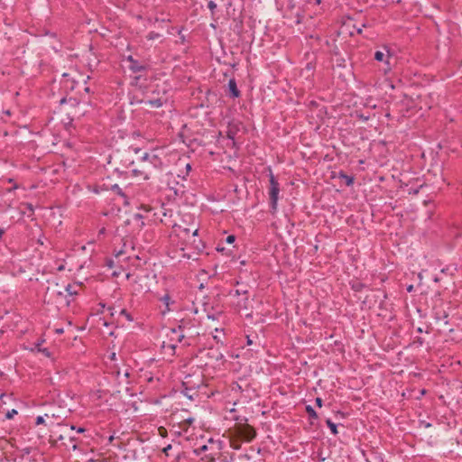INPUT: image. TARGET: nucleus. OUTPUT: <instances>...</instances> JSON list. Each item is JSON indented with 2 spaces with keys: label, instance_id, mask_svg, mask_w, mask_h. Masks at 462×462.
<instances>
[{
  "label": "nucleus",
  "instance_id": "nucleus-55",
  "mask_svg": "<svg viewBox=\"0 0 462 462\" xmlns=\"http://www.w3.org/2000/svg\"><path fill=\"white\" fill-rule=\"evenodd\" d=\"M39 243H41V245H43L42 239H40Z\"/></svg>",
  "mask_w": 462,
  "mask_h": 462
},
{
  "label": "nucleus",
  "instance_id": "nucleus-12",
  "mask_svg": "<svg viewBox=\"0 0 462 462\" xmlns=\"http://www.w3.org/2000/svg\"><path fill=\"white\" fill-rule=\"evenodd\" d=\"M338 177L345 180L346 186H351L354 183L355 178L354 176L347 175L343 171L338 173Z\"/></svg>",
  "mask_w": 462,
  "mask_h": 462
},
{
  "label": "nucleus",
  "instance_id": "nucleus-43",
  "mask_svg": "<svg viewBox=\"0 0 462 462\" xmlns=\"http://www.w3.org/2000/svg\"><path fill=\"white\" fill-rule=\"evenodd\" d=\"M252 343H253V342H252V340L250 339V337H247V344H248V345H252Z\"/></svg>",
  "mask_w": 462,
  "mask_h": 462
},
{
  "label": "nucleus",
  "instance_id": "nucleus-28",
  "mask_svg": "<svg viewBox=\"0 0 462 462\" xmlns=\"http://www.w3.org/2000/svg\"><path fill=\"white\" fill-rule=\"evenodd\" d=\"M235 240H236V236H233V235L228 236L226 237V243H228V244H232V243H234V242H235Z\"/></svg>",
  "mask_w": 462,
  "mask_h": 462
},
{
  "label": "nucleus",
  "instance_id": "nucleus-22",
  "mask_svg": "<svg viewBox=\"0 0 462 462\" xmlns=\"http://www.w3.org/2000/svg\"><path fill=\"white\" fill-rule=\"evenodd\" d=\"M18 413V411L15 410V409H13L11 411H8L6 413H5V419L7 420H11L14 417V415H16Z\"/></svg>",
  "mask_w": 462,
  "mask_h": 462
},
{
  "label": "nucleus",
  "instance_id": "nucleus-1",
  "mask_svg": "<svg viewBox=\"0 0 462 462\" xmlns=\"http://www.w3.org/2000/svg\"><path fill=\"white\" fill-rule=\"evenodd\" d=\"M162 165V160L157 154L145 152L137 166L132 169V173L135 177L149 180L153 171L161 169Z\"/></svg>",
  "mask_w": 462,
  "mask_h": 462
},
{
  "label": "nucleus",
  "instance_id": "nucleus-26",
  "mask_svg": "<svg viewBox=\"0 0 462 462\" xmlns=\"http://www.w3.org/2000/svg\"><path fill=\"white\" fill-rule=\"evenodd\" d=\"M208 7L213 13L215 11V9L217 8V5L215 2L209 1L208 4Z\"/></svg>",
  "mask_w": 462,
  "mask_h": 462
},
{
  "label": "nucleus",
  "instance_id": "nucleus-24",
  "mask_svg": "<svg viewBox=\"0 0 462 462\" xmlns=\"http://www.w3.org/2000/svg\"><path fill=\"white\" fill-rule=\"evenodd\" d=\"M206 450H208V446L207 445H203V446L196 448L194 450V453L199 456V455L202 454L203 452H205Z\"/></svg>",
  "mask_w": 462,
  "mask_h": 462
},
{
  "label": "nucleus",
  "instance_id": "nucleus-30",
  "mask_svg": "<svg viewBox=\"0 0 462 462\" xmlns=\"http://www.w3.org/2000/svg\"><path fill=\"white\" fill-rule=\"evenodd\" d=\"M415 344H417L419 346H421L424 344V339L422 337H417V339L414 341Z\"/></svg>",
  "mask_w": 462,
  "mask_h": 462
},
{
  "label": "nucleus",
  "instance_id": "nucleus-44",
  "mask_svg": "<svg viewBox=\"0 0 462 462\" xmlns=\"http://www.w3.org/2000/svg\"><path fill=\"white\" fill-rule=\"evenodd\" d=\"M417 331H418L419 333H422V328H417Z\"/></svg>",
  "mask_w": 462,
  "mask_h": 462
},
{
  "label": "nucleus",
  "instance_id": "nucleus-5",
  "mask_svg": "<svg viewBox=\"0 0 462 462\" xmlns=\"http://www.w3.org/2000/svg\"><path fill=\"white\" fill-rule=\"evenodd\" d=\"M236 432L240 438L247 442H251L256 437L255 429L247 423L238 425L236 427Z\"/></svg>",
  "mask_w": 462,
  "mask_h": 462
},
{
  "label": "nucleus",
  "instance_id": "nucleus-33",
  "mask_svg": "<svg viewBox=\"0 0 462 462\" xmlns=\"http://www.w3.org/2000/svg\"><path fill=\"white\" fill-rule=\"evenodd\" d=\"M231 447H232L234 449H240L241 445H240L239 443L232 442V443H231Z\"/></svg>",
  "mask_w": 462,
  "mask_h": 462
},
{
  "label": "nucleus",
  "instance_id": "nucleus-14",
  "mask_svg": "<svg viewBox=\"0 0 462 462\" xmlns=\"http://www.w3.org/2000/svg\"><path fill=\"white\" fill-rule=\"evenodd\" d=\"M326 424L330 429V431L333 435H337V426L330 419L326 420Z\"/></svg>",
  "mask_w": 462,
  "mask_h": 462
},
{
  "label": "nucleus",
  "instance_id": "nucleus-10",
  "mask_svg": "<svg viewBox=\"0 0 462 462\" xmlns=\"http://www.w3.org/2000/svg\"><path fill=\"white\" fill-rule=\"evenodd\" d=\"M175 343H177V342L171 341V339H170L169 343L163 342L162 348L163 349L164 353H169L170 355L173 356L175 353V348H176Z\"/></svg>",
  "mask_w": 462,
  "mask_h": 462
},
{
  "label": "nucleus",
  "instance_id": "nucleus-8",
  "mask_svg": "<svg viewBox=\"0 0 462 462\" xmlns=\"http://www.w3.org/2000/svg\"><path fill=\"white\" fill-rule=\"evenodd\" d=\"M160 300L165 305V310H162V314L172 311V306L175 304V300L171 299L170 294L166 293L160 298Z\"/></svg>",
  "mask_w": 462,
  "mask_h": 462
},
{
  "label": "nucleus",
  "instance_id": "nucleus-27",
  "mask_svg": "<svg viewBox=\"0 0 462 462\" xmlns=\"http://www.w3.org/2000/svg\"><path fill=\"white\" fill-rule=\"evenodd\" d=\"M70 430H77V432H79V433H83V432L86 430H85L84 428H82V427L76 428V427H75V426H73V425L70 427Z\"/></svg>",
  "mask_w": 462,
  "mask_h": 462
},
{
  "label": "nucleus",
  "instance_id": "nucleus-58",
  "mask_svg": "<svg viewBox=\"0 0 462 462\" xmlns=\"http://www.w3.org/2000/svg\"><path fill=\"white\" fill-rule=\"evenodd\" d=\"M316 3H317V4H319V3H320V0H316Z\"/></svg>",
  "mask_w": 462,
  "mask_h": 462
},
{
  "label": "nucleus",
  "instance_id": "nucleus-39",
  "mask_svg": "<svg viewBox=\"0 0 462 462\" xmlns=\"http://www.w3.org/2000/svg\"><path fill=\"white\" fill-rule=\"evenodd\" d=\"M108 310L110 311V315L114 316V308L113 307H108Z\"/></svg>",
  "mask_w": 462,
  "mask_h": 462
},
{
  "label": "nucleus",
  "instance_id": "nucleus-45",
  "mask_svg": "<svg viewBox=\"0 0 462 462\" xmlns=\"http://www.w3.org/2000/svg\"><path fill=\"white\" fill-rule=\"evenodd\" d=\"M186 168H187V170H188V171H189V170H190V165L188 163V164L186 165Z\"/></svg>",
  "mask_w": 462,
  "mask_h": 462
},
{
  "label": "nucleus",
  "instance_id": "nucleus-23",
  "mask_svg": "<svg viewBox=\"0 0 462 462\" xmlns=\"http://www.w3.org/2000/svg\"><path fill=\"white\" fill-rule=\"evenodd\" d=\"M65 291H66L69 295H75V294H77V291L74 290V285H71V284H68V285L65 287Z\"/></svg>",
  "mask_w": 462,
  "mask_h": 462
},
{
  "label": "nucleus",
  "instance_id": "nucleus-56",
  "mask_svg": "<svg viewBox=\"0 0 462 462\" xmlns=\"http://www.w3.org/2000/svg\"><path fill=\"white\" fill-rule=\"evenodd\" d=\"M39 243H41V245H43L42 239H40Z\"/></svg>",
  "mask_w": 462,
  "mask_h": 462
},
{
  "label": "nucleus",
  "instance_id": "nucleus-50",
  "mask_svg": "<svg viewBox=\"0 0 462 462\" xmlns=\"http://www.w3.org/2000/svg\"><path fill=\"white\" fill-rule=\"evenodd\" d=\"M64 102H65V98H62V99L60 100V104H63Z\"/></svg>",
  "mask_w": 462,
  "mask_h": 462
},
{
  "label": "nucleus",
  "instance_id": "nucleus-15",
  "mask_svg": "<svg viewBox=\"0 0 462 462\" xmlns=\"http://www.w3.org/2000/svg\"><path fill=\"white\" fill-rule=\"evenodd\" d=\"M306 412L308 413L310 419H318V413L317 411L313 409L312 406L310 405H307L306 406Z\"/></svg>",
  "mask_w": 462,
  "mask_h": 462
},
{
  "label": "nucleus",
  "instance_id": "nucleus-37",
  "mask_svg": "<svg viewBox=\"0 0 462 462\" xmlns=\"http://www.w3.org/2000/svg\"><path fill=\"white\" fill-rule=\"evenodd\" d=\"M171 448V445H168L166 448H163V452L168 454V451Z\"/></svg>",
  "mask_w": 462,
  "mask_h": 462
},
{
  "label": "nucleus",
  "instance_id": "nucleus-41",
  "mask_svg": "<svg viewBox=\"0 0 462 462\" xmlns=\"http://www.w3.org/2000/svg\"><path fill=\"white\" fill-rule=\"evenodd\" d=\"M113 440H114V436H110V437L108 438V442H109V443H112V441H113Z\"/></svg>",
  "mask_w": 462,
  "mask_h": 462
},
{
  "label": "nucleus",
  "instance_id": "nucleus-9",
  "mask_svg": "<svg viewBox=\"0 0 462 462\" xmlns=\"http://www.w3.org/2000/svg\"><path fill=\"white\" fill-rule=\"evenodd\" d=\"M228 90H229V97L233 98L239 97L241 95L240 90L237 88L236 81L235 79H231L228 81Z\"/></svg>",
  "mask_w": 462,
  "mask_h": 462
},
{
  "label": "nucleus",
  "instance_id": "nucleus-35",
  "mask_svg": "<svg viewBox=\"0 0 462 462\" xmlns=\"http://www.w3.org/2000/svg\"><path fill=\"white\" fill-rule=\"evenodd\" d=\"M112 374H115L116 376L117 379L120 378V374H121V372L119 369H116L115 371H112Z\"/></svg>",
  "mask_w": 462,
  "mask_h": 462
},
{
  "label": "nucleus",
  "instance_id": "nucleus-47",
  "mask_svg": "<svg viewBox=\"0 0 462 462\" xmlns=\"http://www.w3.org/2000/svg\"><path fill=\"white\" fill-rule=\"evenodd\" d=\"M183 232H185L186 234H189V229L185 228V229H183Z\"/></svg>",
  "mask_w": 462,
  "mask_h": 462
},
{
  "label": "nucleus",
  "instance_id": "nucleus-51",
  "mask_svg": "<svg viewBox=\"0 0 462 462\" xmlns=\"http://www.w3.org/2000/svg\"><path fill=\"white\" fill-rule=\"evenodd\" d=\"M188 421L191 423L193 421V419H188Z\"/></svg>",
  "mask_w": 462,
  "mask_h": 462
},
{
  "label": "nucleus",
  "instance_id": "nucleus-29",
  "mask_svg": "<svg viewBox=\"0 0 462 462\" xmlns=\"http://www.w3.org/2000/svg\"><path fill=\"white\" fill-rule=\"evenodd\" d=\"M44 423V418L42 416H38L35 420L36 425H40Z\"/></svg>",
  "mask_w": 462,
  "mask_h": 462
},
{
  "label": "nucleus",
  "instance_id": "nucleus-40",
  "mask_svg": "<svg viewBox=\"0 0 462 462\" xmlns=\"http://www.w3.org/2000/svg\"><path fill=\"white\" fill-rule=\"evenodd\" d=\"M198 232H199V229H194L193 232H192V236H198Z\"/></svg>",
  "mask_w": 462,
  "mask_h": 462
},
{
  "label": "nucleus",
  "instance_id": "nucleus-11",
  "mask_svg": "<svg viewBox=\"0 0 462 462\" xmlns=\"http://www.w3.org/2000/svg\"><path fill=\"white\" fill-rule=\"evenodd\" d=\"M127 254H128V245H126V242H124V244L120 249L114 250V254L118 259L126 255Z\"/></svg>",
  "mask_w": 462,
  "mask_h": 462
},
{
  "label": "nucleus",
  "instance_id": "nucleus-42",
  "mask_svg": "<svg viewBox=\"0 0 462 462\" xmlns=\"http://www.w3.org/2000/svg\"><path fill=\"white\" fill-rule=\"evenodd\" d=\"M5 233V230L3 228H0V238L2 237V236L4 235Z\"/></svg>",
  "mask_w": 462,
  "mask_h": 462
},
{
  "label": "nucleus",
  "instance_id": "nucleus-4",
  "mask_svg": "<svg viewBox=\"0 0 462 462\" xmlns=\"http://www.w3.org/2000/svg\"><path fill=\"white\" fill-rule=\"evenodd\" d=\"M193 377L194 375L189 374L185 376V379L182 382V385L184 387L183 393L189 399H192V395L189 394V392L199 388L202 383V377L199 374L196 376V380H193Z\"/></svg>",
  "mask_w": 462,
  "mask_h": 462
},
{
  "label": "nucleus",
  "instance_id": "nucleus-46",
  "mask_svg": "<svg viewBox=\"0 0 462 462\" xmlns=\"http://www.w3.org/2000/svg\"><path fill=\"white\" fill-rule=\"evenodd\" d=\"M69 439H70V441H72V442H73V441H75V438H74V437H69Z\"/></svg>",
  "mask_w": 462,
  "mask_h": 462
},
{
  "label": "nucleus",
  "instance_id": "nucleus-48",
  "mask_svg": "<svg viewBox=\"0 0 462 462\" xmlns=\"http://www.w3.org/2000/svg\"><path fill=\"white\" fill-rule=\"evenodd\" d=\"M72 448L76 449L77 448V445L76 444H72Z\"/></svg>",
  "mask_w": 462,
  "mask_h": 462
},
{
  "label": "nucleus",
  "instance_id": "nucleus-38",
  "mask_svg": "<svg viewBox=\"0 0 462 462\" xmlns=\"http://www.w3.org/2000/svg\"><path fill=\"white\" fill-rule=\"evenodd\" d=\"M110 359H111V360H116V353H112V354L110 355Z\"/></svg>",
  "mask_w": 462,
  "mask_h": 462
},
{
  "label": "nucleus",
  "instance_id": "nucleus-20",
  "mask_svg": "<svg viewBox=\"0 0 462 462\" xmlns=\"http://www.w3.org/2000/svg\"><path fill=\"white\" fill-rule=\"evenodd\" d=\"M120 315L125 317V319L128 320V321H133V318L131 316V314L125 310V309H122L119 312Z\"/></svg>",
  "mask_w": 462,
  "mask_h": 462
},
{
  "label": "nucleus",
  "instance_id": "nucleus-31",
  "mask_svg": "<svg viewBox=\"0 0 462 462\" xmlns=\"http://www.w3.org/2000/svg\"><path fill=\"white\" fill-rule=\"evenodd\" d=\"M315 403L318 407H322V404H323V401L321 398L319 397H317L316 400H315Z\"/></svg>",
  "mask_w": 462,
  "mask_h": 462
},
{
  "label": "nucleus",
  "instance_id": "nucleus-53",
  "mask_svg": "<svg viewBox=\"0 0 462 462\" xmlns=\"http://www.w3.org/2000/svg\"><path fill=\"white\" fill-rule=\"evenodd\" d=\"M101 309L105 308V304L100 303Z\"/></svg>",
  "mask_w": 462,
  "mask_h": 462
},
{
  "label": "nucleus",
  "instance_id": "nucleus-32",
  "mask_svg": "<svg viewBox=\"0 0 462 462\" xmlns=\"http://www.w3.org/2000/svg\"><path fill=\"white\" fill-rule=\"evenodd\" d=\"M129 374H129V371H128V369H126V370L124 372V378H125V382L126 383H128V380H127V379H128V377H129Z\"/></svg>",
  "mask_w": 462,
  "mask_h": 462
},
{
  "label": "nucleus",
  "instance_id": "nucleus-19",
  "mask_svg": "<svg viewBox=\"0 0 462 462\" xmlns=\"http://www.w3.org/2000/svg\"><path fill=\"white\" fill-rule=\"evenodd\" d=\"M111 189L115 191L116 194H118L121 197H125V193L123 192L122 189L117 185L115 184L111 187Z\"/></svg>",
  "mask_w": 462,
  "mask_h": 462
},
{
  "label": "nucleus",
  "instance_id": "nucleus-25",
  "mask_svg": "<svg viewBox=\"0 0 462 462\" xmlns=\"http://www.w3.org/2000/svg\"><path fill=\"white\" fill-rule=\"evenodd\" d=\"M448 314H447L445 311H443V315H442V317H440V316H439V315L437 314L435 318H436V319H438V320H439V319H444V323H445V324H448Z\"/></svg>",
  "mask_w": 462,
  "mask_h": 462
},
{
  "label": "nucleus",
  "instance_id": "nucleus-54",
  "mask_svg": "<svg viewBox=\"0 0 462 462\" xmlns=\"http://www.w3.org/2000/svg\"><path fill=\"white\" fill-rule=\"evenodd\" d=\"M59 439H60V440L63 439V436H62V435H60V436L59 437Z\"/></svg>",
  "mask_w": 462,
  "mask_h": 462
},
{
  "label": "nucleus",
  "instance_id": "nucleus-17",
  "mask_svg": "<svg viewBox=\"0 0 462 462\" xmlns=\"http://www.w3.org/2000/svg\"><path fill=\"white\" fill-rule=\"evenodd\" d=\"M36 348H37L38 352L42 353L44 356L51 357V354L48 348H45V347L42 348V347H40L39 344L36 345Z\"/></svg>",
  "mask_w": 462,
  "mask_h": 462
},
{
  "label": "nucleus",
  "instance_id": "nucleus-21",
  "mask_svg": "<svg viewBox=\"0 0 462 462\" xmlns=\"http://www.w3.org/2000/svg\"><path fill=\"white\" fill-rule=\"evenodd\" d=\"M384 53L381 51H375L374 53V60H377V61H383V59H384Z\"/></svg>",
  "mask_w": 462,
  "mask_h": 462
},
{
  "label": "nucleus",
  "instance_id": "nucleus-7",
  "mask_svg": "<svg viewBox=\"0 0 462 462\" xmlns=\"http://www.w3.org/2000/svg\"><path fill=\"white\" fill-rule=\"evenodd\" d=\"M127 60L130 62L129 69L134 72H143L145 71L147 67L143 64H141L137 60L134 59L133 56H128Z\"/></svg>",
  "mask_w": 462,
  "mask_h": 462
},
{
  "label": "nucleus",
  "instance_id": "nucleus-16",
  "mask_svg": "<svg viewBox=\"0 0 462 462\" xmlns=\"http://www.w3.org/2000/svg\"><path fill=\"white\" fill-rule=\"evenodd\" d=\"M243 291H247L245 288H237L229 291L230 298H239Z\"/></svg>",
  "mask_w": 462,
  "mask_h": 462
},
{
  "label": "nucleus",
  "instance_id": "nucleus-36",
  "mask_svg": "<svg viewBox=\"0 0 462 462\" xmlns=\"http://www.w3.org/2000/svg\"><path fill=\"white\" fill-rule=\"evenodd\" d=\"M63 331H64V330H63V328H55V333H56V334H59V335H60V334H62V333H63Z\"/></svg>",
  "mask_w": 462,
  "mask_h": 462
},
{
  "label": "nucleus",
  "instance_id": "nucleus-13",
  "mask_svg": "<svg viewBox=\"0 0 462 462\" xmlns=\"http://www.w3.org/2000/svg\"><path fill=\"white\" fill-rule=\"evenodd\" d=\"M144 104L149 105L151 107L158 108L161 107L163 104L161 98H154L143 101Z\"/></svg>",
  "mask_w": 462,
  "mask_h": 462
},
{
  "label": "nucleus",
  "instance_id": "nucleus-2",
  "mask_svg": "<svg viewBox=\"0 0 462 462\" xmlns=\"http://www.w3.org/2000/svg\"><path fill=\"white\" fill-rule=\"evenodd\" d=\"M199 336L198 322L195 319H182L177 328L171 329V340L182 342L184 338L195 339Z\"/></svg>",
  "mask_w": 462,
  "mask_h": 462
},
{
  "label": "nucleus",
  "instance_id": "nucleus-6",
  "mask_svg": "<svg viewBox=\"0 0 462 462\" xmlns=\"http://www.w3.org/2000/svg\"><path fill=\"white\" fill-rule=\"evenodd\" d=\"M232 304L236 309L240 311L242 310H247L249 306V293L248 291H243L239 298H231Z\"/></svg>",
  "mask_w": 462,
  "mask_h": 462
},
{
  "label": "nucleus",
  "instance_id": "nucleus-49",
  "mask_svg": "<svg viewBox=\"0 0 462 462\" xmlns=\"http://www.w3.org/2000/svg\"><path fill=\"white\" fill-rule=\"evenodd\" d=\"M58 270H59V271L63 270V266H62V265H61V266H60V267L58 268Z\"/></svg>",
  "mask_w": 462,
  "mask_h": 462
},
{
  "label": "nucleus",
  "instance_id": "nucleus-34",
  "mask_svg": "<svg viewBox=\"0 0 462 462\" xmlns=\"http://www.w3.org/2000/svg\"><path fill=\"white\" fill-rule=\"evenodd\" d=\"M366 26H367V24H366V23H362V24H361V27H356V32H357V33H358V34H361V33H362V28H363V27H366Z\"/></svg>",
  "mask_w": 462,
  "mask_h": 462
},
{
  "label": "nucleus",
  "instance_id": "nucleus-18",
  "mask_svg": "<svg viewBox=\"0 0 462 462\" xmlns=\"http://www.w3.org/2000/svg\"><path fill=\"white\" fill-rule=\"evenodd\" d=\"M161 37V34L155 32H150L146 38L148 41H153Z\"/></svg>",
  "mask_w": 462,
  "mask_h": 462
},
{
  "label": "nucleus",
  "instance_id": "nucleus-52",
  "mask_svg": "<svg viewBox=\"0 0 462 462\" xmlns=\"http://www.w3.org/2000/svg\"><path fill=\"white\" fill-rule=\"evenodd\" d=\"M104 231H105V228H102V229L100 230V233H101V234H104Z\"/></svg>",
  "mask_w": 462,
  "mask_h": 462
},
{
  "label": "nucleus",
  "instance_id": "nucleus-57",
  "mask_svg": "<svg viewBox=\"0 0 462 462\" xmlns=\"http://www.w3.org/2000/svg\"><path fill=\"white\" fill-rule=\"evenodd\" d=\"M107 322L106 321H104V326H107Z\"/></svg>",
  "mask_w": 462,
  "mask_h": 462
},
{
  "label": "nucleus",
  "instance_id": "nucleus-3",
  "mask_svg": "<svg viewBox=\"0 0 462 462\" xmlns=\"http://www.w3.org/2000/svg\"><path fill=\"white\" fill-rule=\"evenodd\" d=\"M269 181H270V188H269V199H270V206L273 211H275L277 208V203L279 199V193H280V184L275 179L273 173L270 171L269 174Z\"/></svg>",
  "mask_w": 462,
  "mask_h": 462
}]
</instances>
